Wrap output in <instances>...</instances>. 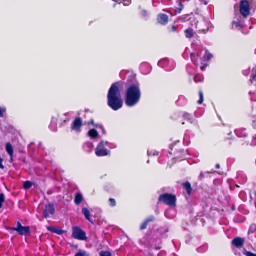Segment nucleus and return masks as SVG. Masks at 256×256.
I'll return each instance as SVG.
<instances>
[{
    "label": "nucleus",
    "instance_id": "ea45409f",
    "mask_svg": "<svg viewBox=\"0 0 256 256\" xmlns=\"http://www.w3.org/2000/svg\"><path fill=\"white\" fill-rule=\"evenodd\" d=\"M106 146H108V148L110 149L115 148L117 147V146L116 144L114 143H110L108 142V145H106Z\"/></svg>",
    "mask_w": 256,
    "mask_h": 256
},
{
    "label": "nucleus",
    "instance_id": "f8f14e48",
    "mask_svg": "<svg viewBox=\"0 0 256 256\" xmlns=\"http://www.w3.org/2000/svg\"><path fill=\"white\" fill-rule=\"evenodd\" d=\"M256 231V225L255 224H252L250 226L248 232V238L252 241L254 240V238H256L253 234Z\"/></svg>",
    "mask_w": 256,
    "mask_h": 256
},
{
    "label": "nucleus",
    "instance_id": "2eb2a0df",
    "mask_svg": "<svg viewBox=\"0 0 256 256\" xmlns=\"http://www.w3.org/2000/svg\"><path fill=\"white\" fill-rule=\"evenodd\" d=\"M6 151L10 156V160H13L14 150L12 145L8 142L6 144Z\"/></svg>",
    "mask_w": 256,
    "mask_h": 256
},
{
    "label": "nucleus",
    "instance_id": "6ab92c4d",
    "mask_svg": "<svg viewBox=\"0 0 256 256\" xmlns=\"http://www.w3.org/2000/svg\"><path fill=\"white\" fill-rule=\"evenodd\" d=\"M183 118L184 120L188 121L190 124H192L194 123V120L191 114L184 112L183 114Z\"/></svg>",
    "mask_w": 256,
    "mask_h": 256
},
{
    "label": "nucleus",
    "instance_id": "8fccbe9b",
    "mask_svg": "<svg viewBox=\"0 0 256 256\" xmlns=\"http://www.w3.org/2000/svg\"><path fill=\"white\" fill-rule=\"evenodd\" d=\"M256 80V73L255 74H253L252 75V78L250 79V81L252 82H253V81H254Z\"/></svg>",
    "mask_w": 256,
    "mask_h": 256
},
{
    "label": "nucleus",
    "instance_id": "69168bd1",
    "mask_svg": "<svg viewBox=\"0 0 256 256\" xmlns=\"http://www.w3.org/2000/svg\"><path fill=\"white\" fill-rule=\"evenodd\" d=\"M116 4H114V7H116Z\"/></svg>",
    "mask_w": 256,
    "mask_h": 256
},
{
    "label": "nucleus",
    "instance_id": "338daca9",
    "mask_svg": "<svg viewBox=\"0 0 256 256\" xmlns=\"http://www.w3.org/2000/svg\"><path fill=\"white\" fill-rule=\"evenodd\" d=\"M147 163H148V164H149V163H150V160H148L147 161Z\"/></svg>",
    "mask_w": 256,
    "mask_h": 256
},
{
    "label": "nucleus",
    "instance_id": "052dcab7",
    "mask_svg": "<svg viewBox=\"0 0 256 256\" xmlns=\"http://www.w3.org/2000/svg\"><path fill=\"white\" fill-rule=\"evenodd\" d=\"M94 126L96 128L102 127L101 126H98V124L94 125Z\"/></svg>",
    "mask_w": 256,
    "mask_h": 256
},
{
    "label": "nucleus",
    "instance_id": "bb28decb",
    "mask_svg": "<svg viewBox=\"0 0 256 256\" xmlns=\"http://www.w3.org/2000/svg\"><path fill=\"white\" fill-rule=\"evenodd\" d=\"M33 184L30 181H26L24 184V190H29L30 189Z\"/></svg>",
    "mask_w": 256,
    "mask_h": 256
},
{
    "label": "nucleus",
    "instance_id": "1a4fd4ad",
    "mask_svg": "<svg viewBox=\"0 0 256 256\" xmlns=\"http://www.w3.org/2000/svg\"><path fill=\"white\" fill-rule=\"evenodd\" d=\"M176 214V212L174 207H170L165 212V216L168 219L174 218Z\"/></svg>",
    "mask_w": 256,
    "mask_h": 256
},
{
    "label": "nucleus",
    "instance_id": "2f4dec72",
    "mask_svg": "<svg viewBox=\"0 0 256 256\" xmlns=\"http://www.w3.org/2000/svg\"><path fill=\"white\" fill-rule=\"evenodd\" d=\"M75 256H88L87 252L84 250H80Z\"/></svg>",
    "mask_w": 256,
    "mask_h": 256
},
{
    "label": "nucleus",
    "instance_id": "4d7b16f0",
    "mask_svg": "<svg viewBox=\"0 0 256 256\" xmlns=\"http://www.w3.org/2000/svg\"><path fill=\"white\" fill-rule=\"evenodd\" d=\"M174 68V66H172V68H167V69H166V70L170 71V70H173Z\"/></svg>",
    "mask_w": 256,
    "mask_h": 256
},
{
    "label": "nucleus",
    "instance_id": "09e8293b",
    "mask_svg": "<svg viewBox=\"0 0 256 256\" xmlns=\"http://www.w3.org/2000/svg\"><path fill=\"white\" fill-rule=\"evenodd\" d=\"M4 201V194H0V202L3 203Z\"/></svg>",
    "mask_w": 256,
    "mask_h": 256
},
{
    "label": "nucleus",
    "instance_id": "cd10ccee",
    "mask_svg": "<svg viewBox=\"0 0 256 256\" xmlns=\"http://www.w3.org/2000/svg\"><path fill=\"white\" fill-rule=\"evenodd\" d=\"M203 76L200 74H196L194 77V80L196 82H201L203 81Z\"/></svg>",
    "mask_w": 256,
    "mask_h": 256
},
{
    "label": "nucleus",
    "instance_id": "9d476101",
    "mask_svg": "<svg viewBox=\"0 0 256 256\" xmlns=\"http://www.w3.org/2000/svg\"><path fill=\"white\" fill-rule=\"evenodd\" d=\"M244 240L240 237H237L234 239L232 242V244L237 248H242L244 244Z\"/></svg>",
    "mask_w": 256,
    "mask_h": 256
},
{
    "label": "nucleus",
    "instance_id": "0eeeda50",
    "mask_svg": "<svg viewBox=\"0 0 256 256\" xmlns=\"http://www.w3.org/2000/svg\"><path fill=\"white\" fill-rule=\"evenodd\" d=\"M241 14L244 17L246 18L250 14V6L248 1L243 0L240 5Z\"/></svg>",
    "mask_w": 256,
    "mask_h": 256
},
{
    "label": "nucleus",
    "instance_id": "f257e3e1",
    "mask_svg": "<svg viewBox=\"0 0 256 256\" xmlns=\"http://www.w3.org/2000/svg\"><path fill=\"white\" fill-rule=\"evenodd\" d=\"M122 82L113 84L108 90L107 98L108 105L114 110L117 111L123 106V100L120 89Z\"/></svg>",
    "mask_w": 256,
    "mask_h": 256
},
{
    "label": "nucleus",
    "instance_id": "b1692460",
    "mask_svg": "<svg viewBox=\"0 0 256 256\" xmlns=\"http://www.w3.org/2000/svg\"><path fill=\"white\" fill-rule=\"evenodd\" d=\"M183 186L186 190L187 193L190 195L191 194L192 192V188L190 184L187 182L183 184Z\"/></svg>",
    "mask_w": 256,
    "mask_h": 256
},
{
    "label": "nucleus",
    "instance_id": "bf43d9fd",
    "mask_svg": "<svg viewBox=\"0 0 256 256\" xmlns=\"http://www.w3.org/2000/svg\"><path fill=\"white\" fill-rule=\"evenodd\" d=\"M216 168H220V165L219 164H216Z\"/></svg>",
    "mask_w": 256,
    "mask_h": 256
},
{
    "label": "nucleus",
    "instance_id": "473e14b6",
    "mask_svg": "<svg viewBox=\"0 0 256 256\" xmlns=\"http://www.w3.org/2000/svg\"><path fill=\"white\" fill-rule=\"evenodd\" d=\"M210 173V172H201L198 176V180H202V179L204 178L206 176V175L209 174Z\"/></svg>",
    "mask_w": 256,
    "mask_h": 256
},
{
    "label": "nucleus",
    "instance_id": "72a5a7b5",
    "mask_svg": "<svg viewBox=\"0 0 256 256\" xmlns=\"http://www.w3.org/2000/svg\"><path fill=\"white\" fill-rule=\"evenodd\" d=\"M251 121L253 128L256 129V116H252Z\"/></svg>",
    "mask_w": 256,
    "mask_h": 256
},
{
    "label": "nucleus",
    "instance_id": "a878e982",
    "mask_svg": "<svg viewBox=\"0 0 256 256\" xmlns=\"http://www.w3.org/2000/svg\"><path fill=\"white\" fill-rule=\"evenodd\" d=\"M213 58L212 55L208 50L205 51V54L204 56V61H208L210 60Z\"/></svg>",
    "mask_w": 256,
    "mask_h": 256
},
{
    "label": "nucleus",
    "instance_id": "f3484780",
    "mask_svg": "<svg viewBox=\"0 0 256 256\" xmlns=\"http://www.w3.org/2000/svg\"><path fill=\"white\" fill-rule=\"evenodd\" d=\"M84 200L83 196L80 193H77L74 198V203L76 206H79Z\"/></svg>",
    "mask_w": 256,
    "mask_h": 256
},
{
    "label": "nucleus",
    "instance_id": "79ce46f5",
    "mask_svg": "<svg viewBox=\"0 0 256 256\" xmlns=\"http://www.w3.org/2000/svg\"><path fill=\"white\" fill-rule=\"evenodd\" d=\"M155 220V218L154 216H151L148 217L145 221L149 224L150 222H154Z\"/></svg>",
    "mask_w": 256,
    "mask_h": 256
},
{
    "label": "nucleus",
    "instance_id": "423d86ee",
    "mask_svg": "<svg viewBox=\"0 0 256 256\" xmlns=\"http://www.w3.org/2000/svg\"><path fill=\"white\" fill-rule=\"evenodd\" d=\"M10 230L16 231L20 235H29L30 234V228L29 226H23L20 222H17V227L16 228H10Z\"/></svg>",
    "mask_w": 256,
    "mask_h": 256
},
{
    "label": "nucleus",
    "instance_id": "37998d69",
    "mask_svg": "<svg viewBox=\"0 0 256 256\" xmlns=\"http://www.w3.org/2000/svg\"><path fill=\"white\" fill-rule=\"evenodd\" d=\"M64 231L61 230V229H57V228H56L55 229V230H54V233L55 234H56L58 235H61V234H63L64 233Z\"/></svg>",
    "mask_w": 256,
    "mask_h": 256
},
{
    "label": "nucleus",
    "instance_id": "a18cd8bd",
    "mask_svg": "<svg viewBox=\"0 0 256 256\" xmlns=\"http://www.w3.org/2000/svg\"><path fill=\"white\" fill-rule=\"evenodd\" d=\"M176 26H172L171 28H168L170 32H174L177 30Z\"/></svg>",
    "mask_w": 256,
    "mask_h": 256
},
{
    "label": "nucleus",
    "instance_id": "5fc2aeb1",
    "mask_svg": "<svg viewBox=\"0 0 256 256\" xmlns=\"http://www.w3.org/2000/svg\"><path fill=\"white\" fill-rule=\"evenodd\" d=\"M166 254V253L165 252H160V254H158V256H165Z\"/></svg>",
    "mask_w": 256,
    "mask_h": 256
},
{
    "label": "nucleus",
    "instance_id": "7c9ffc66",
    "mask_svg": "<svg viewBox=\"0 0 256 256\" xmlns=\"http://www.w3.org/2000/svg\"><path fill=\"white\" fill-rule=\"evenodd\" d=\"M6 108L4 106H0V118H3L4 116V114H6Z\"/></svg>",
    "mask_w": 256,
    "mask_h": 256
},
{
    "label": "nucleus",
    "instance_id": "603ef678",
    "mask_svg": "<svg viewBox=\"0 0 256 256\" xmlns=\"http://www.w3.org/2000/svg\"><path fill=\"white\" fill-rule=\"evenodd\" d=\"M142 13L144 17H146L147 16V12L146 10H142Z\"/></svg>",
    "mask_w": 256,
    "mask_h": 256
},
{
    "label": "nucleus",
    "instance_id": "412c9836",
    "mask_svg": "<svg viewBox=\"0 0 256 256\" xmlns=\"http://www.w3.org/2000/svg\"><path fill=\"white\" fill-rule=\"evenodd\" d=\"M200 56L198 54L196 53H192L190 54V58L192 62L196 66H198V63L197 60L198 58Z\"/></svg>",
    "mask_w": 256,
    "mask_h": 256
},
{
    "label": "nucleus",
    "instance_id": "aec40b11",
    "mask_svg": "<svg viewBox=\"0 0 256 256\" xmlns=\"http://www.w3.org/2000/svg\"><path fill=\"white\" fill-rule=\"evenodd\" d=\"M169 64V61L168 58H164L160 60L158 62V66L162 68H166L168 64Z\"/></svg>",
    "mask_w": 256,
    "mask_h": 256
},
{
    "label": "nucleus",
    "instance_id": "c9c22d12",
    "mask_svg": "<svg viewBox=\"0 0 256 256\" xmlns=\"http://www.w3.org/2000/svg\"><path fill=\"white\" fill-rule=\"evenodd\" d=\"M243 254L244 255L246 256H256V254H253L250 252H248L246 250H244Z\"/></svg>",
    "mask_w": 256,
    "mask_h": 256
},
{
    "label": "nucleus",
    "instance_id": "39448f33",
    "mask_svg": "<svg viewBox=\"0 0 256 256\" xmlns=\"http://www.w3.org/2000/svg\"><path fill=\"white\" fill-rule=\"evenodd\" d=\"M72 236L74 239L80 240H87L86 233L80 227L76 226L72 228Z\"/></svg>",
    "mask_w": 256,
    "mask_h": 256
},
{
    "label": "nucleus",
    "instance_id": "864d4df0",
    "mask_svg": "<svg viewBox=\"0 0 256 256\" xmlns=\"http://www.w3.org/2000/svg\"><path fill=\"white\" fill-rule=\"evenodd\" d=\"M208 66V64H204V66H200V69L202 70H204V68L205 67L207 66Z\"/></svg>",
    "mask_w": 256,
    "mask_h": 256
},
{
    "label": "nucleus",
    "instance_id": "680f3d73",
    "mask_svg": "<svg viewBox=\"0 0 256 256\" xmlns=\"http://www.w3.org/2000/svg\"><path fill=\"white\" fill-rule=\"evenodd\" d=\"M168 231H169L168 228H166V229L164 230V232H168Z\"/></svg>",
    "mask_w": 256,
    "mask_h": 256
},
{
    "label": "nucleus",
    "instance_id": "4468645a",
    "mask_svg": "<svg viewBox=\"0 0 256 256\" xmlns=\"http://www.w3.org/2000/svg\"><path fill=\"white\" fill-rule=\"evenodd\" d=\"M235 133L239 138H245L248 135L246 130L243 128L236 130Z\"/></svg>",
    "mask_w": 256,
    "mask_h": 256
},
{
    "label": "nucleus",
    "instance_id": "a211bd4d",
    "mask_svg": "<svg viewBox=\"0 0 256 256\" xmlns=\"http://www.w3.org/2000/svg\"><path fill=\"white\" fill-rule=\"evenodd\" d=\"M93 147L94 145L90 142H85L83 146L84 150L88 152H90L92 150Z\"/></svg>",
    "mask_w": 256,
    "mask_h": 256
},
{
    "label": "nucleus",
    "instance_id": "20e7f679",
    "mask_svg": "<svg viewBox=\"0 0 256 256\" xmlns=\"http://www.w3.org/2000/svg\"><path fill=\"white\" fill-rule=\"evenodd\" d=\"M108 144V142L103 140L98 144L96 149V154L97 156H108L110 154V151L105 148Z\"/></svg>",
    "mask_w": 256,
    "mask_h": 256
},
{
    "label": "nucleus",
    "instance_id": "6e6d98bb",
    "mask_svg": "<svg viewBox=\"0 0 256 256\" xmlns=\"http://www.w3.org/2000/svg\"><path fill=\"white\" fill-rule=\"evenodd\" d=\"M92 124L94 126V120H91L90 122H89L88 124Z\"/></svg>",
    "mask_w": 256,
    "mask_h": 256
},
{
    "label": "nucleus",
    "instance_id": "49530a36",
    "mask_svg": "<svg viewBox=\"0 0 256 256\" xmlns=\"http://www.w3.org/2000/svg\"><path fill=\"white\" fill-rule=\"evenodd\" d=\"M251 146H256V135L253 138L251 142Z\"/></svg>",
    "mask_w": 256,
    "mask_h": 256
},
{
    "label": "nucleus",
    "instance_id": "4be33fe9",
    "mask_svg": "<svg viewBox=\"0 0 256 256\" xmlns=\"http://www.w3.org/2000/svg\"><path fill=\"white\" fill-rule=\"evenodd\" d=\"M88 135L92 138L94 139L98 136V134L95 129H92L88 132Z\"/></svg>",
    "mask_w": 256,
    "mask_h": 256
},
{
    "label": "nucleus",
    "instance_id": "9b49d317",
    "mask_svg": "<svg viewBox=\"0 0 256 256\" xmlns=\"http://www.w3.org/2000/svg\"><path fill=\"white\" fill-rule=\"evenodd\" d=\"M158 21L160 24L166 25L168 22V17L166 14H160L158 16Z\"/></svg>",
    "mask_w": 256,
    "mask_h": 256
},
{
    "label": "nucleus",
    "instance_id": "6e6552de",
    "mask_svg": "<svg viewBox=\"0 0 256 256\" xmlns=\"http://www.w3.org/2000/svg\"><path fill=\"white\" fill-rule=\"evenodd\" d=\"M55 208L54 204H50L45 206V210L44 212V217L48 218L50 216L54 214Z\"/></svg>",
    "mask_w": 256,
    "mask_h": 256
},
{
    "label": "nucleus",
    "instance_id": "c756f323",
    "mask_svg": "<svg viewBox=\"0 0 256 256\" xmlns=\"http://www.w3.org/2000/svg\"><path fill=\"white\" fill-rule=\"evenodd\" d=\"M208 249V246L207 245H204L201 247L198 248L197 249V251L200 253H203L206 252Z\"/></svg>",
    "mask_w": 256,
    "mask_h": 256
},
{
    "label": "nucleus",
    "instance_id": "a19ab883",
    "mask_svg": "<svg viewBox=\"0 0 256 256\" xmlns=\"http://www.w3.org/2000/svg\"><path fill=\"white\" fill-rule=\"evenodd\" d=\"M100 256H112L111 254L109 252L102 251L100 252Z\"/></svg>",
    "mask_w": 256,
    "mask_h": 256
},
{
    "label": "nucleus",
    "instance_id": "e433bc0d",
    "mask_svg": "<svg viewBox=\"0 0 256 256\" xmlns=\"http://www.w3.org/2000/svg\"><path fill=\"white\" fill-rule=\"evenodd\" d=\"M109 202H110V205L112 207L115 206L116 204V200L112 198H110Z\"/></svg>",
    "mask_w": 256,
    "mask_h": 256
},
{
    "label": "nucleus",
    "instance_id": "f03ea898",
    "mask_svg": "<svg viewBox=\"0 0 256 256\" xmlns=\"http://www.w3.org/2000/svg\"><path fill=\"white\" fill-rule=\"evenodd\" d=\"M140 84L136 82L130 86L126 91L125 95V104L131 108L136 106L141 98Z\"/></svg>",
    "mask_w": 256,
    "mask_h": 256
},
{
    "label": "nucleus",
    "instance_id": "0e129e2a",
    "mask_svg": "<svg viewBox=\"0 0 256 256\" xmlns=\"http://www.w3.org/2000/svg\"><path fill=\"white\" fill-rule=\"evenodd\" d=\"M2 203L0 202V208H2Z\"/></svg>",
    "mask_w": 256,
    "mask_h": 256
},
{
    "label": "nucleus",
    "instance_id": "c03bdc74",
    "mask_svg": "<svg viewBox=\"0 0 256 256\" xmlns=\"http://www.w3.org/2000/svg\"><path fill=\"white\" fill-rule=\"evenodd\" d=\"M148 223H147L146 221H144V222L143 224H142L140 226V230H144L146 229L148 226Z\"/></svg>",
    "mask_w": 256,
    "mask_h": 256
},
{
    "label": "nucleus",
    "instance_id": "7ed1b4c3",
    "mask_svg": "<svg viewBox=\"0 0 256 256\" xmlns=\"http://www.w3.org/2000/svg\"><path fill=\"white\" fill-rule=\"evenodd\" d=\"M176 196L168 194H162L158 198L160 202H162L170 207H174L176 206Z\"/></svg>",
    "mask_w": 256,
    "mask_h": 256
},
{
    "label": "nucleus",
    "instance_id": "ddd939ff",
    "mask_svg": "<svg viewBox=\"0 0 256 256\" xmlns=\"http://www.w3.org/2000/svg\"><path fill=\"white\" fill-rule=\"evenodd\" d=\"M82 126V121L80 118H76L73 122L72 128L74 130H79Z\"/></svg>",
    "mask_w": 256,
    "mask_h": 256
},
{
    "label": "nucleus",
    "instance_id": "4c0bfd02",
    "mask_svg": "<svg viewBox=\"0 0 256 256\" xmlns=\"http://www.w3.org/2000/svg\"><path fill=\"white\" fill-rule=\"evenodd\" d=\"M199 94H200V100L198 101V103L200 104L202 103V102L204 101V94L202 91L200 92Z\"/></svg>",
    "mask_w": 256,
    "mask_h": 256
},
{
    "label": "nucleus",
    "instance_id": "5701e85b",
    "mask_svg": "<svg viewBox=\"0 0 256 256\" xmlns=\"http://www.w3.org/2000/svg\"><path fill=\"white\" fill-rule=\"evenodd\" d=\"M178 2H179V7L176 8L174 9V13L172 14V15H176L177 14H180L181 13L182 8H183V5L181 2L180 1V0H178Z\"/></svg>",
    "mask_w": 256,
    "mask_h": 256
},
{
    "label": "nucleus",
    "instance_id": "58836bf2",
    "mask_svg": "<svg viewBox=\"0 0 256 256\" xmlns=\"http://www.w3.org/2000/svg\"><path fill=\"white\" fill-rule=\"evenodd\" d=\"M250 95L251 96L250 100L252 101L256 102V93H252V92H250L249 93Z\"/></svg>",
    "mask_w": 256,
    "mask_h": 256
},
{
    "label": "nucleus",
    "instance_id": "13d9d810",
    "mask_svg": "<svg viewBox=\"0 0 256 256\" xmlns=\"http://www.w3.org/2000/svg\"><path fill=\"white\" fill-rule=\"evenodd\" d=\"M160 248H161L160 246H157V247L155 248V250H160Z\"/></svg>",
    "mask_w": 256,
    "mask_h": 256
},
{
    "label": "nucleus",
    "instance_id": "393cba45",
    "mask_svg": "<svg viewBox=\"0 0 256 256\" xmlns=\"http://www.w3.org/2000/svg\"><path fill=\"white\" fill-rule=\"evenodd\" d=\"M185 33L186 37L188 38H190L193 37L194 34V30L191 28L186 30L185 32Z\"/></svg>",
    "mask_w": 256,
    "mask_h": 256
},
{
    "label": "nucleus",
    "instance_id": "dca6fc26",
    "mask_svg": "<svg viewBox=\"0 0 256 256\" xmlns=\"http://www.w3.org/2000/svg\"><path fill=\"white\" fill-rule=\"evenodd\" d=\"M82 214H84L86 220L92 223L90 218V212L88 208H82Z\"/></svg>",
    "mask_w": 256,
    "mask_h": 256
},
{
    "label": "nucleus",
    "instance_id": "f704fd0d",
    "mask_svg": "<svg viewBox=\"0 0 256 256\" xmlns=\"http://www.w3.org/2000/svg\"><path fill=\"white\" fill-rule=\"evenodd\" d=\"M159 152L156 151V150H153V151H148V156H158Z\"/></svg>",
    "mask_w": 256,
    "mask_h": 256
},
{
    "label": "nucleus",
    "instance_id": "de8ad7c7",
    "mask_svg": "<svg viewBox=\"0 0 256 256\" xmlns=\"http://www.w3.org/2000/svg\"><path fill=\"white\" fill-rule=\"evenodd\" d=\"M0 168L1 169H4V166L3 164V160L1 158L0 156Z\"/></svg>",
    "mask_w": 256,
    "mask_h": 256
},
{
    "label": "nucleus",
    "instance_id": "c85d7f7f",
    "mask_svg": "<svg viewBox=\"0 0 256 256\" xmlns=\"http://www.w3.org/2000/svg\"><path fill=\"white\" fill-rule=\"evenodd\" d=\"M232 24L234 27L235 26V28L238 30H240L242 28V25L239 20H238L237 21H234L232 22Z\"/></svg>",
    "mask_w": 256,
    "mask_h": 256
},
{
    "label": "nucleus",
    "instance_id": "3c124183",
    "mask_svg": "<svg viewBox=\"0 0 256 256\" xmlns=\"http://www.w3.org/2000/svg\"><path fill=\"white\" fill-rule=\"evenodd\" d=\"M55 229H56L55 228H54L53 227H52V226H50V227L48 228V231L53 232L54 233Z\"/></svg>",
    "mask_w": 256,
    "mask_h": 256
},
{
    "label": "nucleus",
    "instance_id": "e2e57ef3",
    "mask_svg": "<svg viewBox=\"0 0 256 256\" xmlns=\"http://www.w3.org/2000/svg\"><path fill=\"white\" fill-rule=\"evenodd\" d=\"M204 4L205 5H207V4H208V2L206 1V0H205V1H204Z\"/></svg>",
    "mask_w": 256,
    "mask_h": 256
}]
</instances>
